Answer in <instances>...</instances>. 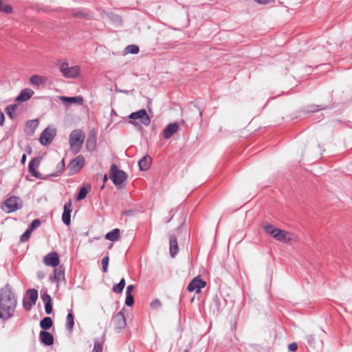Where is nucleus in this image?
I'll return each instance as SVG.
<instances>
[{"label":"nucleus","instance_id":"7ed1b4c3","mask_svg":"<svg viewBox=\"0 0 352 352\" xmlns=\"http://www.w3.org/2000/svg\"><path fill=\"white\" fill-rule=\"evenodd\" d=\"M128 118L131 120L129 123L140 129H142V126L137 121H135V120H139L144 126H148L151 124V118L144 109L132 112L129 114Z\"/></svg>","mask_w":352,"mask_h":352},{"label":"nucleus","instance_id":"bb28decb","mask_svg":"<svg viewBox=\"0 0 352 352\" xmlns=\"http://www.w3.org/2000/svg\"><path fill=\"white\" fill-rule=\"evenodd\" d=\"M30 82L32 85L38 87L45 83L46 78L42 76L33 75L30 77Z\"/></svg>","mask_w":352,"mask_h":352},{"label":"nucleus","instance_id":"7c9ffc66","mask_svg":"<svg viewBox=\"0 0 352 352\" xmlns=\"http://www.w3.org/2000/svg\"><path fill=\"white\" fill-rule=\"evenodd\" d=\"M16 109H17V104H9L6 107L5 111L6 113V114L8 115V116L10 119L14 118V117H15L14 111L16 110Z\"/></svg>","mask_w":352,"mask_h":352},{"label":"nucleus","instance_id":"ddd939ff","mask_svg":"<svg viewBox=\"0 0 352 352\" xmlns=\"http://www.w3.org/2000/svg\"><path fill=\"white\" fill-rule=\"evenodd\" d=\"M43 262L47 266L56 267L59 265L60 258L56 252H51L44 256Z\"/></svg>","mask_w":352,"mask_h":352},{"label":"nucleus","instance_id":"864d4df0","mask_svg":"<svg viewBox=\"0 0 352 352\" xmlns=\"http://www.w3.org/2000/svg\"><path fill=\"white\" fill-rule=\"evenodd\" d=\"M25 162H26V155L23 154L21 159V164L24 165L25 164Z\"/></svg>","mask_w":352,"mask_h":352},{"label":"nucleus","instance_id":"f03ea898","mask_svg":"<svg viewBox=\"0 0 352 352\" xmlns=\"http://www.w3.org/2000/svg\"><path fill=\"white\" fill-rule=\"evenodd\" d=\"M85 135L80 129L72 131L69 135V145L72 152L77 154L82 148Z\"/></svg>","mask_w":352,"mask_h":352},{"label":"nucleus","instance_id":"412c9836","mask_svg":"<svg viewBox=\"0 0 352 352\" xmlns=\"http://www.w3.org/2000/svg\"><path fill=\"white\" fill-rule=\"evenodd\" d=\"M59 99L60 101H62L65 104H72L76 103L78 104H82L83 102V98L82 97L78 96H60Z\"/></svg>","mask_w":352,"mask_h":352},{"label":"nucleus","instance_id":"6ab92c4d","mask_svg":"<svg viewBox=\"0 0 352 352\" xmlns=\"http://www.w3.org/2000/svg\"><path fill=\"white\" fill-rule=\"evenodd\" d=\"M34 91L31 89H24L21 90L19 94L16 97L15 101L19 102H25L28 100L34 95Z\"/></svg>","mask_w":352,"mask_h":352},{"label":"nucleus","instance_id":"37998d69","mask_svg":"<svg viewBox=\"0 0 352 352\" xmlns=\"http://www.w3.org/2000/svg\"><path fill=\"white\" fill-rule=\"evenodd\" d=\"M74 14L78 18H87L89 16V14L84 11H77Z\"/></svg>","mask_w":352,"mask_h":352},{"label":"nucleus","instance_id":"c9c22d12","mask_svg":"<svg viewBox=\"0 0 352 352\" xmlns=\"http://www.w3.org/2000/svg\"><path fill=\"white\" fill-rule=\"evenodd\" d=\"M0 11L5 13H11L12 8L10 5L4 4L3 0H0Z\"/></svg>","mask_w":352,"mask_h":352},{"label":"nucleus","instance_id":"cd10ccee","mask_svg":"<svg viewBox=\"0 0 352 352\" xmlns=\"http://www.w3.org/2000/svg\"><path fill=\"white\" fill-rule=\"evenodd\" d=\"M65 168V161L64 159H63L57 165H56V171L55 173H53L50 175H47V176H49V179L51 177H58L61 175V173L64 171Z\"/></svg>","mask_w":352,"mask_h":352},{"label":"nucleus","instance_id":"a18cd8bd","mask_svg":"<svg viewBox=\"0 0 352 352\" xmlns=\"http://www.w3.org/2000/svg\"><path fill=\"white\" fill-rule=\"evenodd\" d=\"M162 305L161 302L158 299H155L151 302V307L153 309H157Z\"/></svg>","mask_w":352,"mask_h":352},{"label":"nucleus","instance_id":"5701e85b","mask_svg":"<svg viewBox=\"0 0 352 352\" xmlns=\"http://www.w3.org/2000/svg\"><path fill=\"white\" fill-rule=\"evenodd\" d=\"M96 137L94 133L91 132L86 140V147L89 151H93L96 148Z\"/></svg>","mask_w":352,"mask_h":352},{"label":"nucleus","instance_id":"e2e57ef3","mask_svg":"<svg viewBox=\"0 0 352 352\" xmlns=\"http://www.w3.org/2000/svg\"><path fill=\"white\" fill-rule=\"evenodd\" d=\"M114 113H116V112H115V111L113 109V110L111 111V114H114Z\"/></svg>","mask_w":352,"mask_h":352},{"label":"nucleus","instance_id":"4d7b16f0","mask_svg":"<svg viewBox=\"0 0 352 352\" xmlns=\"http://www.w3.org/2000/svg\"><path fill=\"white\" fill-rule=\"evenodd\" d=\"M38 277L39 278H43L44 277V274L42 272H38Z\"/></svg>","mask_w":352,"mask_h":352},{"label":"nucleus","instance_id":"2eb2a0df","mask_svg":"<svg viewBox=\"0 0 352 352\" xmlns=\"http://www.w3.org/2000/svg\"><path fill=\"white\" fill-rule=\"evenodd\" d=\"M51 282H58L61 280H65V267L63 265H58L54 270V274L50 276Z\"/></svg>","mask_w":352,"mask_h":352},{"label":"nucleus","instance_id":"9b49d317","mask_svg":"<svg viewBox=\"0 0 352 352\" xmlns=\"http://www.w3.org/2000/svg\"><path fill=\"white\" fill-rule=\"evenodd\" d=\"M40 164V158L34 157L29 162L28 164V171L31 174L32 176L34 177L36 179H48L49 176L45 175L43 176L38 170H36V167L38 166Z\"/></svg>","mask_w":352,"mask_h":352},{"label":"nucleus","instance_id":"13d9d810","mask_svg":"<svg viewBox=\"0 0 352 352\" xmlns=\"http://www.w3.org/2000/svg\"><path fill=\"white\" fill-rule=\"evenodd\" d=\"M131 213H132V211H131V210H126V211H125V212H124V214H125L126 215H129V214H131Z\"/></svg>","mask_w":352,"mask_h":352},{"label":"nucleus","instance_id":"09e8293b","mask_svg":"<svg viewBox=\"0 0 352 352\" xmlns=\"http://www.w3.org/2000/svg\"><path fill=\"white\" fill-rule=\"evenodd\" d=\"M256 1H257L259 4H262V5H266V4H268V3H274V0H256Z\"/></svg>","mask_w":352,"mask_h":352},{"label":"nucleus","instance_id":"393cba45","mask_svg":"<svg viewBox=\"0 0 352 352\" xmlns=\"http://www.w3.org/2000/svg\"><path fill=\"white\" fill-rule=\"evenodd\" d=\"M39 325L42 331H47L52 327L53 321L50 317L46 316L40 321Z\"/></svg>","mask_w":352,"mask_h":352},{"label":"nucleus","instance_id":"9d476101","mask_svg":"<svg viewBox=\"0 0 352 352\" xmlns=\"http://www.w3.org/2000/svg\"><path fill=\"white\" fill-rule=\"evenodd\" d=\"M56 134V130L53 127H47L44 129V131L41 133L39 142L43 146H47L50 144Z\"/></svg>","mask_w":352,"mask_h":352},{"label":"nucleus","instance_id":"a878e982","mask_svg":"<svg viewBox=\"0 0 352 352\" xmlns=\"http://www.w3.org/2000/svg\"><path fill=\"white\" fill-rule=\"evenodd\" d=\"M120 235V230L118 228H115L106 234L105 239L110 241H116L119 239Z\"/></svg>","mask_w":352,"mask_h":352},{"label":"nucleus","instance_id":"b1692460","mask_svg":"<svg viewBox=\"0 0 352 352\" xmlns=\"http://www.w3.org/2000/svg\"><path fill=\"white\" fill-rule=\"evenodd\" d=\"M152 162V159L149 155H145L139 162L138 165L141 170H147L149 169Z\"/></svg>","mask_w":352,"mask_h":352},{"label":"nucleus","instance_id":"dca6fc26","mask_svg":"<svg viewBox=\"0 0 352 352\" xmlns=\"http://www.w3.org/2000/svg\"><path fill=\"white\" fill-rule=\"evenodd\" d=\"M71 212H72V202L69 201L65 203L63 207V212L62 214V221L66 226H69L71 223Z\"/></svg>","mask_w":352,"mask_h":352},{"label":"nucleus","instance_id":"e433bc0d","mask_svg":"<svg viewBox=\"0 0 352 352\" xmlns=\"http://www.w3.org/2000/svg\"><path fill=\"white\" fill-rule=\"evenodd\" d=\"M41 298L43 300V303H50L52 302V298L50 294H47L46 291H41Z\"/></svg>","mask_w":352,"mask_h":352},{"label":"nucleus","instance_id":"6e6d98bb","mask_svg":"<svg viewBox=\"0 0 352 352\" xmlns=\"http://www.w3.org/2000/svg\"><path fill=\"white\" fill-rule=\"evenodd\" d=\"M169 215H170L171 217H170V219H168V220L167 221V223L170 222V220L172 219V218H173V216H174V214H173V209H172V210H170V212H169Z\"/></svg>","mask_w":352,"mask_h":352},{"label":"nucleus","instance_id":"052dcab7","mask_svg":"<svg viewBox=\"0 0 352 352\" xmlns=\"http://www.w3.org/2000/svg\"><path fill=\"white\" fill-rule=\"evenodd\" d=\"M28 153H31V151H32V148H31V147H30V146H28Z\"/></svg>","mask_w":352,"mask_h":352},{"label":"nucleus","instance_id":"de8ad7c7","mask_svg":"<svg viewBox=\"0 0 352 352\" xmlns=\"http://www.w3.org/2000/svg\"><path fill=\"white\" fill-rule=\"evenodd\" d=\"M297 349H298V344L296 342L290 343L288 345V349L290 351H296L297 350Z\"/></svg>","mask_w":352,"mask_h":352},{"label":"nucleus","instance_id":"603ef678","mask_svg":"<svg viewBox=\"0 0 352 352\" xmlns=\"http://www.w3.org/2000/svg\"><path fill=\"white\" fill-rule=\"evenodd\" d=\"M5 116L3 112L0 110V125L2 126L4 123Z\"/></svg>","mask_w":352,"mask_h":352},{"label":"nucleus","instance_id":"f8f14e48","mask_svg":"<svg viewBox=\"0 0 352 352\" xmlns=\"http://www.w3.org/2000/svg\"><path fill=\"white\" fill-rule=\"evenodd\" d=\"M206 285V281L203 280L199 276L195 277L188 284L187 289L188 292L199 293L201 289Z\"/></svg>","mask_w":352,"mask_h":352},{"label":"nucleus","instance_id":"49530a36","mask_svg":"<svg viewBox=\"0 0 352 352\" xmlns=\"http://www.w3.org/2000/svg\"><path fill=\"white\" fill-rule=\"evenodd\" d=\"M213 302H214L216 309L219 311L220 309V305H221L220 300L218 298L217 296H215L214 298L213 299Z\"/></svg>","mask_w":352,"mask_h":352},{"label":"nucleus","instance_id":"c756f323","mask_svg":"<svg viewBox=\"0 0 352 352\" xmlns=\"http://www.w3.org/2000/svg\"><path fill=\"white\" fill-rule=\"evenodd\" d=\"M125 279L124 278H121L118 283L115 284L113 286V292H115L116 294L121 293L125 287Z\"/></svg>","mask_w":352,"mask_h":352},{"label":"nucleus","instance_id":"ea45409f","mask_svg":"<svg viewBox=\"0 0 352 352\" xmlns=\"http://www.w3.org/2000/svg\"><path fill=\"white\" fill-rule=\"evenodd\" d=\"M32 232V231H30L28 228H27V230L21 236L20 241L21 243H24V242L27 241L30 239Z\"/></svg>","mask_w":352,"mask_h":352},{"label":"nucleus","instance_id":"aec40b11","mask_svg":"<svg viewBox=\"0 0 352 352\" xmlns=\"http://www.w3.org/2000/svg\"><path fill=\"white\" fill-rule=\"evenodd\" d=\"M169 249L171 257L174 258L179 251L177 239L174 234L169 235Z\"/></svg>","mask_w":352,"mask_h":352},{"label":"nucleus","instance_id":"4468645a","mask_svg":"<svg viewBox=\"0 0 352 352\" xmlns=\"http://www.w3.org/2000/svg\"><path fill=\"white\" fill-rule=\"evenodd\" d=\"M113 323L115 328L120 331L126 327V318L122 311L118 312L113 318Z\"/></svg>","mask_w":352,"mask_h":352},{"label":"nucleus","instance_id":"c03bdc74","mask_svg":"<svg viewBox=\"0 0 352 352\" xmlns=\"http://www.w3.org/2000/svg\"><path fill=\"white\" fill-rule=\"evenodd\" d=\"M44 305L45 313L48 315L51 314L53 311L52 302L45 303Z\"/></svg>","mask_w":352,"mask_h":352},{"label":"nucleus","instance_id":"bf43d9fd","mask_svg":"<svg viewBox=\"0 0 352 352\" xmlns=\"http://www.w3.org/2000/svg\"><path fill=\"white\" fill-rule=\"evenodd\" d=\"M28 153H31V151H32V148H31V147H30V146H28Z\"/></svg>","mask_w":352,"mask_h":352},{"label":"nucleus","instance_id":"2f4dec72","mask_svg":"<svg viewBox=\"0 0 352 352\" xmlns=\"http://www.w3.org/2000/svg\"><path fill=\"white\" fill-rule=\"evenodd\" d=\"M89 188H90L89 186V187H85V186L81 187L78 192L77 196H76V200L80 201V200L84 199L87 197Z\"/></svg>","mask_w":352,"mask_h":352},{"label":"nucleus","instance_id":"3c124183","mask_svg":"<svg viewBox=\"0 0 352 352\" xmlns=\"http://www.w3.org/2000/svg\"><path fill=\"white\" fill-rule=\"evenodd\" d=\"M192 104H193V106L195 107L198 109L199 112V115L201 116V115H202V109L198 106V100H196L192 102Z\"/></svg>","mask_w":352,"mask_h":352},{"label":"nucleus","instance_id":"0eeeda50","mask_svg":"<svg viewBox=\"0 0 352 352\" xmlns=\"http://www.w3.org/2000/svg\"><path fill=\"white\" fill-rule=\"evenodd\" d=\"M38 299V291L35 289H29L26 291L23 299V307L25 310L30 311L36 304Z\"/></svg>","mask_w":352,"mask_h":352},{"label":"nucleus","instance_id":"680f3d73","mask_svg":"<svg viewBox=\"0 0 352 352\" xmlns=\"http://www.w3.org/2000/svg\"><path fill=\"white\" fill-rule=\"evenodd\" d=\"M118 91H120V92H122V93H126V92H127V91H126V90H124V91H123V90H119Z\"/></svg>","mask_w":352,"mask_h":352},{"label":"nucleus","instance_id":"f257e3e1","mask_svg":"<svg viewBox=\"0 0 352 352\" xmlns=\"http://www.w3.org/2000/svg\"><path fill=\"white\" fill-rule=\"evenodd\" d=\"M17 304L16 296L9 283L0 290V309L14 312Z\"/></svg>","mask_w":352,"mask_h":352},{"label":"nucleus","instance_id":"58836bf2","mask_svg":"<svg viewBox=\"0 0 352 352\" xmlns=\"http://www.w3.org/2000/svg\"><path fill=\"white\" fill-rule=\"evenodd\" d=\"M109 261V258L108 256H104L101 261L102 272L104 273L108 271Z\"/></svg>","mask_w":352,"mask_h":352},{"label":"nucleus","instance_id":"f704fd0d","mask_svg":"<svg viewBox=\"0 0 352 352\" xmlns=\"http://www.w3.org/2000/svg\"><path fill=\"white\" fill-rule=\"evenodd\" d=\"M126 53L137 54L140 52L139 47L135 45H129L125 48Z\"/></svg>","mask_w":352,"mask_h":352},{"label":"nucleus","instance_id":"a19ab883","mask_svg":"<svg viewBox=\"0 0 352 352\" xmlns=\"http://www.w3.org/2000/svg\"><path fill=\"white\" fill-rule=\"evenodd\" d=\"M125 305L131 307L134 304V297L132 294H126Z\"/></svg>","mask_w":352,"mask_h":352},{"label":"nucleus","instance_id":"c85d7f7f","mask_svg":"<svg viewBox=\"0 0 352 352\" xmlns=\"http://www.w3.org/2000/svg\"><path fill=\"white\" fill-rule=\"evenodd\" d=\"M66 320H67L66 329L69 331H72L74 328V314H73L72 310L69 311V313L67 316Z\"/></svg>","mask_w":352,"mask_h":352},{"label":"nucleus","instance_id":"423d86ee","mask_svg":"<svg viewBox=\"0 0 352 352\" xmlns=\"http://www.w3.org/2000/svg\"><path fill=\"white\" fill-rule=\"evenodd\" d=\"M109 177L116 186L124 183L127 179V174L122 170H119L116 164H112L110 168Z\"/></svg>","mask_w":352,"mask_h":352},{"label":"nucleus","instance_id":"39448f33","mask_svg":"<svg viewBox=\"0 0 352 352\" xmlns=\"http://www.w3.org/2000/svg\"><path fill=\"white\" fill-rule=\"evenodd\" d=\"M23 207V201L19 197L12 196L6 199L3 202L2 209L7 213H11Z\"/></svg>","mask_w":352,"mask_h":352},{"label":"nucleus","instance_id":"5fc2aeb1","mask_svg":"<svg viewBox=\"0 0 352 352\" xmlns=\"http://www.w3.org/2000/svg\"><path fill=\"white\" fill-rule=\"evenodd\" d=\"M107 180H108V177H107V175H104L103 176V183H104V184H103V185L101 186V189H103V188H104V184L107 182Z\"/></svg>","mask_w":352,"mask_h":352},{"label":"nucleus","instance_id":"6e6552de","mask_svg":"<svg viewBox=\"0 0 352 352\" xmlns=\"http://www.w3.org/2000/svg\"><path fill=\"white\" fill-rule=\"evenodd\" d=\"M263 230L272 237L280 241H285L288 234L287 232L274 227L272 224L263 226Z\"/></svg>","mask_w":352,"mask_h":352},{"label":"nucleus","instance_id":"a211bd4d","mask_svg":"<svg viewBox=\"0 0 352 352\" xmlns=\"http://www.w3.org/2000/svg\"><path fill=\"white\" fill-rule=\"evenodd\" d=\"M179 127L177 122L168 124L164 130V138L165 139L170 138L179 130Z\"/></svg>","mask_w":352,"mask_h":352},{"label":"nucleus","instance_id":"1a4fd4ad","mask_svg":"<svg viewBox=\"0 0 352 352\" xmlns=\"http://www.w3.org/2000/svg\"><path fill=\"white\" fill-rule=\"evenodd\" d=\"M85 160L82 155H78L73 159L67 166V170L69 175L78 173L85 164Z\"/></svg>","mask_w":352,"mask_h":352},{"label":"nucleus","instance_id":"f3484780","mask_svg":"<svg viewBox=\"0 0 352 352\" xmlns=\"http://www.w3.org/2000/svg\"><path fill=\"white\" fill-rule=\"evenodd\" d=\"M39 340L45 346H52L54 344V337L47 331H41L39 333Z\"/></svg>","mask_w":352,"mask_h":352},{"label":"nucleus","instance_id":"8fccbe9b","mask_svg":"<svg viewBox=\"0 0 352 352\" xmlns=\"http://www.w3.org/2000/svg\"><path fill=\"white\" fill-rule=\"evenodd\" d=\"M133 289L134 286L133 285H128L126 290V294H132Z\"/></svg>","mask_w":352,"mask_h":352},{"label":"nucleus","instance_id":"0e129e2a","mask_svg":"<svg viewBox=\"0 0 352 352\" xmlns=\"http://www.w3.org/2000/svg\"><path fill=\"white\" fill-rule=\"evenodd\" d=\"M181 228H182V226H179V228H177V230H179L181 229Z\"/></svg>","mask_w":352,"mask_h":352},{"label":"nucleus","instance_id":"4be33fe9","mask_svg":"<svg viewBox=\"0 0 352 352\" xmlns=\"http://www.w3.org/2000/svg\"><path fill=\"white\" fill-rule=\"evenodd\" d=\"M38 125V120L37 119L28 120L25 124V132L28 135H33Z\"/></svg>","mask_w":352,"mask_h":352},{"label":"nucleus","instance_id":"20e7f679","mask_svg":"<svg viewBox=\"0 0 352 352\" xmlns=\"http://www.w3.org/2000/svg\"><path fill=\"white\" fill-rule=\"evenodd\" d=\"M59 70L62 75L67 78H76L79 76L80 67L78 65L69 67L66 61L61 62Z\"/></svg>","mask_w":352,"mask_h":352},{"label":"nucleus","instance_id":"79ce46f5","mask_svg":"<svg viewBox=\"0 0 352 352\" xmlns=\"http://www.w3.org/2000/svg\"><path fill=\"white\" fill-rule=\"evenodd\" d=\"M92 352H102V346L98 340H94Z\"/></svg>","mask_w":352,"mask_h":352},{"label":"nucleus","instance_id":"4c0bfd02","mask_svg":"<svg viewBox=\"0 0 352 352\" xmlns=\"http://www.w3.org/2000/svg\"><path fill=\"white\" fill-rule=\"evenodd\" d=\"M41 220L38 219H34L31 223L28 226V229L33 232V230H34L35 229H36L37 228H38L41 225Z\"/></svg>","mask_w":352,"mask_h":352},{"label":"nucleus","instance_id":"473e14b6","mask_svg":"<svg viewBox=\"0 0 352 352\" xmlns=\"http://www.w3.org/2000/svg\"><path fill=\"white\" fill-rule=\"evenodd\" d=\"M325 107H321L320 105L311 104L305 107L304 111L307 113H314L318 111L319 110L324 109Z\"/></svg>","mask_w":352,"mask_h":352},{"label":"nucleus","instance_id":"72a5a7b5","mask_svg":"<svg viewBox=\"0 0 352 352\" xmlns=\"http://www.w3.org/2000/svg\"><path fill=\"white\" fill-rule=\"evenodd\" d=\"M14 313L12 311L3 310L0 309V319L6 321L10 319Z\"/></svg>","mask_w":352,"mask_h":352}]
</instances>
